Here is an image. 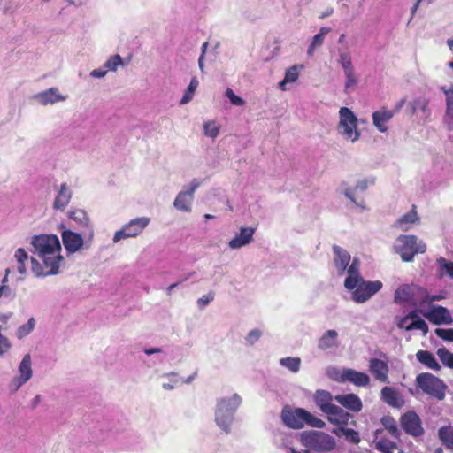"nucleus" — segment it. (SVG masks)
<instances>
[{"label":"nucleus","mask_w":453,"mask_h":453,"mask_svg":"<svg viewBox=\"0 0 453 453\" xmlns=\"http://www.w3.org/2000/svg\"><path fill=\"white\" fill-rule=\"evenodd\" d=\"M367 188V180H363L361 181H359L357 183V185L356 186V188H360L362 190H365Z\"/></svg>","instance_id":"63"},{"label":"nucleus","mask_w":453,"mask_h":453,"mask_svg":"<svg viewBox=\"0 0 453 453\" xmlns=\"http://www.w3.org/2000/svg\"><path fill=\"white\" fill-rule=\"evenodd\" d=\"M360 263L357 258H354L348 269V277L345 279L344 286L346 288H352L356 286L358 280H361L362 276L359 273Z\"/></svg>","instance_id":"26"},{"label":"nucleus","mask_w":453,"mask_h":453,"mask_svg":"<svg viewBox=\"0 0 453 453\" xmlns=\"http://www.w3.org/2000/svg\"><path fill=\"white\" fill-rule=\"evenodd\" d=\"M342 372V370H337L334 369L332 372L329 373L330 377L334 380L335 381H338L337 378L341 376V373Z\"/></svg>","instance_id":"61"},{"label":"nucleus","mask_w":453,"mask_h":453,"mask_svg":"<svg viewBox=\"0 0 453 453\" xmlns=\"http://www.w3.org/2000/svg\"><path fill=\"white\" fill-rule=\"evenodd\" d=\"M400 424L404 432L413 437L424 434V429L418 415L414 411H408L401 416Z\"/></svg>","instance_id":"11"},{"label":"nucleus","mask_w":453,"mask_h":453,"mask_svg":"<svg viewBox=\"0 0 453 453\" xmlns=\"http://www.w3.org/2000/svg\"><path fill=\"white\" fill-rule=\"evenodd\" d=\"M339 63L341 64L346 77L345 91L357 84L354 66L352 65L351 56L348 50L339 52Z\"/></svg>","instance_id":"13"},{"label":"nucleus","mask_w":453,"mask_h":453,"mask_svg":"<svg viewBox=\"0 0 453 453\" xmlns=\"http://www.w3.org/2000/svg\"><path fill=\"white\" fill-rule=\"evenodd\" d=\"M381 423L384 426V433H388L394 440H399L400 430L397 426L396 421L392 417H383L381 418Z\"/></svg>","instance_id":"31"},{"label":"nucleus","mask_w":453,"mask_h":453,"mask_svg":"<svg viewBox=\"0 0 453 453\" xmlns=\"http://www.w3.org/2000/svg\"><path fill=\"white\" fill-rule=\"evenodd\" d=\"M281 419L286 426L292 429H301L305 425L315 428H324L326 426V423L322 419L313 416L303 408L283 407Z\"/></svg>","instance_id":"2"},{"label":"nucleus","mask_w":453,"mask_h":453,"mask_svg":"<svg viewBox=\"0 0 453 453\" xmlns=\"http://www.w3.org/2000/svg\"><path fill=\"white\" fill-rule=\"evenodd\" d=\"M345 196L349 198L351 200V202L353 203H355L356 205L357 206H360L362 208H365V205H364V201H362L361 203H357V200L355 199L354 197V195H353V190L351 188H348L346 191H345Z\"/></svg>","instance_id":"56"},{"label":"nucleus","mask_w":453,"mask_h":453,"mask_svg":"<svg viewBox=\"0 0 453 453\" xmlns=\"http://www.w3.org/2000/svg\"><path fill=\"white\" fill-rule=\"evenodd\" d=\"M69 218L76 221L81 226H88L89 219L87 212L81 209H74L69 211Z\"/></svg>","instance_id":"35"},{"label":"nucleus","mask_w":453,"mask_h":453,"mask_svg":"<svg viewBox=\"0 0 453 453\" xmlns=\"http://www.w3.org/2000/svg\"><path fill=\"white\" fill-rule=\"evenodd\" d=\"M38 97L42 104H54L64 99L63 96L58 94V90L56 88H50L49 90L41 93Z\"/></svg>","instance_id":"33"},{"label":"nucleus","mask_w":453,"mask_h":453,"mask_svg":"<svg viewBox=\"0 0 453 453\" xmlns=\"http://www.w3.org/2000/svg\"><path fill=\"white\" fill-rule=\"evenodd\" d=\"M14 257L18 262V267L17 270L20 274H23L26 273V266H25V261L28 259L27 253L26 250L22 248H19L14 254Z\"/></svg>","instance_id":"37"},{"label":"nucleus","mask_w":453,"mask_h":453,"mask_svg":"<svg viewBox=\"0 0 453 453\" xmlns=\"http://www.w3.org/2000/svg\"><path fill=\"white\" fill-rule=\"evenodd\" d=\"M338 333L335 330H327L319 339L318 347L319 349L326 350L337 344Z\"/></svg>","instance_id":"29"},{"label":"nucleus","mask_w":453,"mask_h":453,"mask_svg":"<svg viewBox=\"0 0 453 453\" xmlns=\"http://www.w3.org/2000/svg\"><path fill=\"white\" fill-rule=\"evenodd\" d=\"M404 103L405 100L402 99L393 110H388L383 106L372 113V123L380 132L386 133L388 131L387 123L401 110Z\"/></svg>","instance_id":"12"},{"label":"nucleus","mask_w":453,"mask_h":453,"mask_svg":"<svg viewBox=\"0 0 453 453\" xmlns=\"http://www.w3.org/2000/svg\"><path fill=\"white\" fill-rule=\"evenodd\" d=\"M333 433L338 436H340L342 434L344 435L345 439L348 441L355 443V444H357L360 441L359 434L351 428H345L344 426H342V427H339L338 430H334Z\"/></svg>","instance_id":"34"},{"label":"nucleus","mask_w":453,"mask_h":453,"mask_svg":"<svg viewBox=\"0 0 453 453\" xmlns=\"http://www.w3.org/2000/svg\"><path fill=\"white\" fill-rule=\"evenodd\" d=\"M413 109H420L422 111L426 112L428 111V100L425 98H419L413 101Z\"/></svg>","instance_id":"53"},{"label":"nucleus","mask_w":453,"mask_h":453,"mask_svg":"<svg viewBox=\"0 0 453 453\" xmlns=\"http://www.w3.org/2000/svg\"><path fill=\"white\" fill-rule=\"evenodd\" d=\"M207 46H208V42H204V43L203 44V46H202V51H203V52H202V55L200 56V58H199V66H200L201 68H203V55H204V52H205V50H206Z\"/></svg>","instance_id":"62"},{"label":"nucleus","mask_w":453,"mask_h":453,"mask_svg":"<svg viewBox=\"0 0 453 453\" xmlns=\"http://www.w3.org/2000/svg\"><path fill=\"white\" fill-rule=\"evenodd\" d=\"M150 219L147 217L136 218L126 224L122 229L117 231L113 236V242H118L122 239L136 237L149 225Z\"/></svg>","instance_id":"9"},{"label":"nucleus","mask_w":453,"mask_h":453,"mask_svg":"<svg viewBox=\"0 0 453 453\" xmlns=\"http://www.w3.org/2000/svg\"><path fill=\"white\" fill-rule=\"evenodd\" d=\"M327 420L333 425L342 427L349 424L351 415L338 405L334 404L326 413Z\"/></svg>","instance_id":"18"},{"label":"nucleus","mask_w":453,"mask_h":453,"mask_svg":"<svg viewBox=\"0 0 453 453\" xmlns=\"http://www.w3.org/2000/svg\"><path fill=\"white\" fill-rule=\"evenodd\" d=\"M381 397L390 405H395L398 399V393L392 388L384 387L381 389Z\"/></svg>","instance_id":"39"},{"label":"nucleus","mask_w":453,"mask_h":453,"mask_svg":"<svg viewBox=\"0 0 453 453\" xmlns=\"http://www.w3.org/2000/svg\"><path fill=\"white\" fill-rule=\"evenodd\" d=\"M423 288L414 284H403L399 286L394 294V302L397 304L410 303L414 306L418 305L420 292Z\"/></svg>","instance_id":"8"},{"label":"nucleus","mask_w":453,"mask_h":453,"mask_svg":"<svg viewBox=\"0 0 453 453\" xmlns=\"http://www.w3.org/2000/svg\"><path fill=\"white\" fill-rule=\"evenodd\" d=\"M324 39L325 37H323L322 35H315L313 36L311 45L308 48L307 54L309 56H312L314 54L316 48L320 47L323 44Z\"/></svg>","instance_id":"48"},{"label":"nucleus","mask_w":453,"mask_h":453,"mask_svg":"<svg viewBox=\"0 0 453 453\" xmlns=\"http://www.w3.org/2000/svg\"><path fill=\"white\" fill-rule=\"evenodd\" d=\"M421 310H413V311H411L406 316L408 318V319H412V320H415V319H418V312H420Z\"/></svg>","instance_id":"60"},{"label":"nucleus","mask_w":453,"mask_h":453,"mask_svg":"<svg viewBox=\"0 0 453 453\" xmlns=\"http://www.w3.org/2000/svg\"><path fill=\"white\" fill-rule=\"evenodd\" d=\"M214 298V295L212 293H209L207 295L203 296L197 300V304L199 308L203 309L208 303H210Z\"/></svg>","instance_id":"55"},{"label":"nucleus","mask_w":453,"mask_h":453,"mask_svg":"<svg viewBox=\"0 0 453 453\" xmlns=\"http://www.w3.org/2000/svg\"><path fill=\"white\" fill-rule=\"evenodd\" d=\"M19 376L14 378L13 385L15 387V390L20 388L23 384H25L27 380L32 377V362L31 357L29 354L24 356L22 361L19 365Z\"/></svg>","instance_id":"19"},{"label":"nucleus","mask_w":453,"mask_h":453,"mask_svg":"<svg viewBox=\"0 0 453 453\" xmlns=\"http://www.w3.org/2000/svg\"><path fill=\"white\" fill-rule=\"evenodd\" d=\"M438 436L443 445L453 451V426H441L438 431Z\"/></svg>","instance_id":"32"},{"label":"nucleus","mask_w":453,"mask_h":453,"mask_svg":"<svg viewBox=\"0 0 453 453\" xmlns=\"http://www.w3.org/2000/svg\"><path fill=\"white\" fill-rule=\"evenodd\" d=\"M337 380L338 382H350L357 387L368 386L371 380L368 374L351 368L342 369V372L341 373V376L337 378Z\"/></svg>","instance_id":"14"},{"label":"nucleus","mask_w":453,"mask_h":453,"mask_svg":"<svg viewBox=\"0 0 453 453\" xmlns=\"http://www.w3.org/2000/svg\"><path fill=\"white\" fill-rule=\"evenodd\" d=\"M369 371L376 380L388 383L389 368L387 362L379 358H371L369 360Z\"/></svg>","instance_id":"17"},{"label":"nucleus","mask_w":453,"mask_h":453,"mask_svg":"<svg viewBox=\"0 0 453 453\" xmlns=\"http://www.w3.org/2000/svg\"><path fill=\"white\" fill-rule=\"evenodd\" d=\"M329 32H330V27H323L320 28L319 33H318V35H322V36L325 37V35L326 34H328Z\"/></svg>","instance_id":"64"},{"label":"nucleus","mask_w":453,"mask_h":453,"mask_svg":"<svg viewBox=\"0 0 453 453\" xmlns=\"http://www.w3.org/2000/svg\"><path fill=\"white\" fill-rule=\"evenodd\" d=\"M62 241L65 250L70 253L79 250L83 245L81 235L70 230L62 233Z\"/></svg>","instance_id":"20"},{"label":"nucleus","mask_w":453,"mask_h":453,"mask_svg":"<svg viewBox=\"0 0 453 453\" xmlns=\"http://www.w3.org/2000/svg\"><path fill=\"white\" fill-rule=\"evenodd\" d=\"M107 73V70L95 69L91 72L90 75L95 78H102Z\"/></svg>","instance_id":"59"},{"label":"nucleus","mask_w":453,"mask_h":453,"mask_svg":"<svg viewBox=\"0 0 453 453\" xmlns=\"http://www.w3.org/2000/svg\"><path fill=\"white\" fill-rule=\"evenodd\" d=\"M436 354L445 366L453 369V353L442 347L437 349Z\"/></svg>","instance_id":"38"},{"label":"nucleus","mask_w":453,"mask_h":453,"mask_svg":"<svg viewBox=\"0 0 453 453\" xmlns=\"http://www.w3.org/2000/svg\"><path fill=\"white\" fill-rule=\"evenodd\" d=\"M441 299V296L439 295H429L427 291L423 288V291L420 292V298L418 300V306L422 307L425 304L432 303L435 301H439Z\"/></svg>","instance_id":"43"},{"label":"nucleus","mask_w":453,"mask_h":453,"mask_svg":"<svg viewBox=\"0 0 453 453\" xmlns=\"http://www.w3.org/2000/svg\"><path fill=\"white\" fill-rule=\"evenodd\" d=\"M334 399L338 403L354 412H359L363 408L361 399L353 393L337 395Z\"/></svg>","instance_id":"21"},{"label":"nucleus","mask_w":453,"mask_h":453,"mask_svg":"<svg viewBox=\"0 0 453 453\" xmlns=\"http://www.w3.org/2000/svg\"><path fill=\"white\" fill-rule=\"evenodd\" d=\"M416 358L420 364L429 369L440 371L441 368L433 353L428 350H418L416 353Z\"/></svg>","instance_id":"27"},{"label":"nucleus","mask_w":453,"mask_h":453,"mask_svg":"<svg viewBox=\"0 0 453 453\" xmlns=\"http://www.w3.org/2000/svg\"><path fill=\"white\" fill-rule=\"evenodd\" d=\"M304 440L308 446L318 451H329L335 447L334 439L329 434L319 431L310 432L305 435Z\"/></svg>","instance_id":"10"},{"label":"nucleus","mask_w":453,"mask_h":453,"mask_svg":"<svg viewBox=\"0 0 453 453\" xmlns=\"http://www.w3.org/2000/svg\"><path fill=\"white\" fill-rule=\"evenodd\" d=\"M408 320L409 319H408L407 316L400 318L398 319L397 323H396L397 327L400 328V329H405L406 330V327L408 326V324H407Z\"/></svg>","instance_id":"58"},{"label":"nucleus","mask_w":453,"mask_h":453,"mask_svg":"<svg viewBox=\"0 0 453 453\" xmlns=\"http://www.w3.org/2000/svg\"><path fill=\"white\" fill-rule=\"evenodd\" d=\"M32 244L36 250L38 257L43 262V268L34 258L31 259L33 271L37 275H55L58 273L63 257L60 255V242L56 235L35 236Z\"/></svg>","instance_id":"1"},{"label":"nucleus","mask_w":453,"mask_h":453,"mask_svg":"<svg viewBox=\"0 0 453 453\" xmlns=\"http://www.w3.org/2000/svg\"><path fill=\"white\" fill-rule=\"evenodd\" d=\"M193 198L194 197L191 196V194L181 191L177 195L174 200V206L180 211L189 212L191 211V203Z\"/></svg>","instance_id":"30"},{"label":"nucleus","mask_w":453,"mask_h":453,"mask_svg":"<svg viewBox=\"0 0 453 453\" xmlns=\"http://www.w3.org/2000/svg\"><path fill=\"white\" fill-rule=\"evenodd\" d=\"M6 281H7V274L3 279V285L0 287V298L2 296L13 297V294H12L11 288L5 285Z\"/></svg>","instance_id":"54"},{"label":"nucleus","mask_w":453,"mask_h":453,"mask_svg":"<svg viewBox=\"0 0 453 453\" xmlns=\"http://www.w3.org/2000/svg\"><path fill=\"white\" fill-rule=\"evenodd\" d=\"M72 193L68 189L67 184L63 183L61 185L60 190L54 201L53 207L57 210H64L65 206L69 203L71 199Z\"/></svg>","instance_id":"28"},{"label":"nucleus","mask_w":453,"mask_h":453,"mask_svg":"<svg viewBox=\"0 0 453 453\" xmlns=\"http://www.w3.org/2000/svg\"><path fill=\"white\" fill-rule=\"evenodd\" d=\"M199 85V81L196 77H193L190 81L189 85L188 86L181 100L180 104H188L193 98V96Z\"/></svg>","instance_id":"36"},{"label":"nucleus","mask_w":453,"mask_h":453,"mask_svg":"<svg viewBox=\"0 0 453 453\" xmlns=\"http://www.w3.org/2000/svg\"><path fill=\"white\" fill-rule=\"evenodd\" d=\"M220 127L215 121H207L203 125L204 134L211 138H216L219 134Z\"/></svg>","instance_id":"42"},{"label":"nucleus","mask_w":453,"mask_h":453,"mask_svg":"<svg viewBox=\"0 0 453 453\" xmlns=\"http://www.w3.org/2000/svg\"><path fill=\"white\" fill-rule=\"evenodd\" d=\"M280 363L291 372H296L300 369L301 359L299 357H285L281 358Z\"/></svg>","instance_id":"40"},{"label":"nucleus","mask_w":453,"mask_h":453,"mask_svg":"<svg viewBox=\"0 0 453 453\" xmlns=\"http://www.w3.org/2000/svg\"><path fill=\"white\" fill-rule=\"evenodd\" d=\"M241 402L242 399L237 394H234L230 398L219 400L215 413V421L224 432L229 433L234 413L241 404Z\"/></svg>","instance_id":"4"},{"label":"nucleus","mask_w":453,"mask_h":453,"mask_svg":"<svg viewBox=\"0 0 453 453\" xmlns=\"http://www.w3.org/2000/svg\"><path fill=\"white\" fill-rule=\"evenodd\" d=\"M434 332L443 341L453 342V328H436Z\"/></svg>","instance_id":"47"},{"label":"nucleus","mask_w":453,"mask_h":453,"mask_svg":"<svg viewBox=\"0 0 453 453\" xmlns=\"http://www.w3.org/2000/svg\"><path fill=\"white\" fill-rule=\"evenodd\" d=\"M333 250L335 255L334 258L335 267L339 274L342 275L350 262V255L347 250L337 245H334Z\"/></svg>","instance_id":"23"},{"label":"nucleus","mask_w":453,"mask_h":453,"mask_svg":"<svg viewBox=\"0 0 453 453\" xmlns=\"http://www.w3.org/2000/svg\"><path fill=\"white\" fill-rule=\"evenodd\" d=\"M225 95L229 99L231 104H234V105L241 106V105H243L245 104V101L242 97L236 96L234 94V92L233 91V89H231L229 88H226V90L225 92Z\"/></svg>","instance_id":"49"},{"label":"nucleus","mask_w":453,"mask_h":453,"mask_svg":"<svg viewBox=\"0 0 453 453\" xmlns=\"http://www.w3.org/2000/svg\"><path fill=\"white\" fill-rule=\"evenodd\" d=\"M261 334L259 329H253L248 334L246 341L249 344L253 345L261 337Z\"/></svg>","instance_id":"52"},{"label":"nucleus","mask_w":453,"mask_h":453,"mask_svg":"<svg viewBox=\"0 0 453 453\" xmlns=\"http://www.w3.org/2000/svg\"><path fill=\"white\" fill-rule=\"evenodd\" d=\"M299 77V73L297 72V66L296 65H293L291 67H289L288 69H287L286 73H285V81H288V82H295Z\"/></svg>","instance_id":"51"},{"label":"nucleus","mask_w":453,"mask_h":453,"mask_svg":"<svg viewBox=\"0 0 453 453\" xmlns=\"http://www.w3.org/2000/svg\"><path fill=\"white\" fill-rule=\"evenodd\" d=\"M437 263L441 266V269L443 271V273L448 274L453 278V262L448 261L444 257H440L437 259Z\"/></svg>","instance_id":"46"},{"label":"nucleus","mask_w":453,"mask_h":453,"mask_svg":"<svg viewBox=\"0 0 453 453\" xmlns=\"http://www.w3.org/2000/svg\"><path fill=\"white\" fill-rule=\"evenodd\" d=\"M332 400L333 396L331 393L326 390H317L314 394V402L316 405L325 414L334 405V403H332Z\"/></svg>","instance_id":"25"},{"label":"nucleus","mask_w":453,"mask_h":453,"mask_svg":"<svg viewBox=\"0 0 453 453\" xmlns=\"http://www.w3.org/2000/svg\"><path fill=\"white\" fill-rule=\"evenodd\" d=\"M395 441L386 438L384 430L377 429L374 434L375 448L382 453H402Z\"/></svg>","instance_id":"16"},{"label":"nucleus","mask_w":453,"mask_h":453,"mask_svg":"<svg viewBox=\"0 0 453 453\" xmlns=\"http://www.w3.org/2000/svg\"><path fill=\"white\" fill-rule=\"evenodd\" d=\"M356 286L352 288V299L357 303H362L369 300L373 295L382 288V282L380 280L367 281L361 278L355 283Z\"/></svg>","instance_id":"7"},{"label":"nucleus","mask_w":453,"mask_h":453,"mask_svg":"<svg viewBox=\"0 0 453 453\" xmlns=\"http://www.w3.org/2000/svg\"><path fill=\"white\" fill-rule=\"evenodd\" d=\"M256 228L242 226L240 229V233L236 234L228 243L231 249L242 248L250 242L253 239Z\"/></svg>","instance_id":"22"},{"label":"nucleus","mask_w":453,"mask_h":453,"mask_svg":"<svg viewBox=\"0 0 453 453\" xmlns=\"http://www.w3.org/2000/svg\"><path fill=\"white\" fill-rule=\"evenodd\" d=\"M419 218L417 212L416 205H412L411 210L399 218L394 224L395 227L401 229L402 231H408L410 226L418 222Z\"/></svg>","instance_id":"24"},{"label":"nucleus","mask_w":453,"mask_h":453,"mask_svg":"<svg viewBox=\"0 0 453 453\" xmlns=\"http://www.w3.org/2000/svg\"><path fill=\"white\" fill-rule=\"evenodd\" d=\"M412 330H420L423 334L426 335L428 333L429 327L424 319L421 318H418V319L413 320L411 323L408 324L406 327V331Z\"/></svg>","instance_id":"41"},{"label":"nucleus","mask_w":453,"mask_h":453,"mask_svg":"<svg viewBox=\"0 0 453 453\" xmlns=\"http://www.w3.org/2000/svg\"><path fill=\"white\" fill-rule=\"evenodd\" d=\"M340 122L339 133L344 139L354 142L360 137V133L357 130V118L354 112L348 107H342L339 111Z\"/></svg>","instance_id":"6"},{"label":"nucleus","mask_w":453,"mask_h":453,"mask_svg":"<svg viewBox=\"0 0 453 453\" xmlns=\"http://www.w3.org/2000/svg\"><path fill=\"white\" fill-rule=\"evenodd\" d=\"M395 250L404 262H411L417 254L424 253L426 247L417 236L402 234L396 240Z\"/></svg>","instance_id":"5"},{"label":"nucleus","mask_w":453,"mask_h":453,"mask_svg":"<svg viewBox=\"0 0 453 453\" xmlns=\"http://www.w3.org/2000/svg\"><path fill=\"white\" fill-rule=\"evenodd\" d=\"M200 186V182L197 181V180L194 179L190 184V189L188 191H185L186 193L191 194V196L194 197V193L196 190V188Z\"/></svg>","instance_id":"57"},{"label":"nucleus","mask_w":453,"mask_h":453,"mask_svg":"<svg viewBox=\"0 0 453 453\" xmlns=\"http://www.w3.org/2000/svg\"><path fill=\"white\" fill-rule=\"evenodd\" d=\"M446 93V115L453 119V89L448 90Z\"/></svg>","instance_id":"50"},{"label":"nucleus","mask_w":453,"mask_h":453,"mask_svg":"<svg viewBox=\"0 0 453 453\" xmlns=\"http://www.w3.org/2000/svg\"><path fill=\"white\" fill-rule=\"evenodd\" d=\"M420 313L434 325H449L453 322L449 310L441 305L434 306L428 311H420Z\"/></svg>","instance_id":"15"},{"label":"nucleus","mask_w":453,"mask_h":453,"mask_svg":"<svg viewBox=\"0 0 453 453\" xmlns=\"http://www.w3.org/2000/svg\"><path fill=\"white\" fill-rule=\"evenodd\" d=\"M35 327V319H29L27 324L20 326L18 328L17 335L19 338H23L27 335Z\"/></svg>","instance_id":"44"},{"label":"nucleus","mask_w":453,"mask_h":453,"mask_svg":"<svg viewBox=\"0 0 453 453\" xmlns=\"http://www.w3.org/2000/svg\"><path fill=\"white\" fill-rule=\"evenodd\" d=\"M123 61L122 58L116 54L114 56H111L104 64V67H106L108 70L115 71L118 66L122 65Z\"/></svg>","instance_id":"45"},{"label":"nucleus","mask_w":453,"mask_h":453,"mask_svg":"<svg viewBox=\"0 0 453 453\" xmlns=\"http://www.w3.org/2000/svg\"><path fill=\"white\" fill-rule=\"evenodd\" d=\"M415 389L418 393H422L441 401L446 395V384L438 377L430 372H421L415 379Z\"/></svg>","instance_id":"3"}]
</instances>
